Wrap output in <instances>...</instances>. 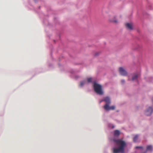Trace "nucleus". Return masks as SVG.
<instances>
[{
  "instance_id": "nucleus-5",
  "label": "nucleus",
  "mask_w": 153,
  "mask_h": 153,
  "mask_svg": "<svg viewBox=\"0 0 153 153\" xmlns=\"http://www.w3.org/2000/svg\"><path fill=\"white\" fill-rule=\"evenodd\" d=\"M153 111L152 108L151 107H150L145 112V114L147 116L150 115L152 114Z\"/></svg>"
},
{
  "instance_id": "nucleus-3",
  "label": "nucleus",
  "mask_w": 153,
  "mask_h": 153,
  "mask_svg": "<svg viewBox=\"0 0 153 153\" xmlns=\"http://www.w3.org/2000/svg\"><path fill=\"white\" fill-rule=\"evenodd\" d=\"M119 71L120 74L123 76H126L127 75V72L124 68L122 67L119 68Z\"/></svg>"
},
{
  "instance_id": "nucleus-12",
  "label": "nucleus",
  "mask_w": 153,
  "mask_h": 153,
  "mask_svg": "<svg viewBox=\"0 0 153 153\" xmlns=\"http://www.w3.org/2000/svg\"><path fill=\"white\" fill-rule=\"evenodd\" d=\"M86 83V82L85 81H83L80 82V84L79 85V86L81 87H82L84 85L85 83Z\"/></svg>"
},
{
  "instance_id": "nucleus-4",
  "label": "nucleus",
  "mask_w": 153,
  "mask_h": 153,
  "mask_svg": "<svg viewBox=\"0 0 153 153\" xmlns=\"http://www.w3.org/2000/svg\"><path fill=\"white\" fill-rule=\"evenodd\" d=\"M104 108L105 110L107 111L114 110L115 108V107L114 106L110 107L108 104H105L104 106Z\"/></svg>"
},
{
  "instance_id": "nucleus-9",
  "label": "nucleus",
  "mask_w": 153,
  "mask_h": 153,
  "mask_svg": "<svg viewBox=\"0 0 153 153\" xmlns=\"http://www.w3.org/2000/svg\"><path fill=\"white\" fill-rule=\"evenodd\" d=\"M120 132L118 130H116L114 131V135L115 136L118 137L120 134Z\"/></svg>"
},
{
  "instance_id": "nucleus-18",
  "label": "nucleus",
  "mask_w": 153,
  "mask_h": 153,
  "mask_svg": "<svg viewBox=\"0 0 153 153\" xmlns=\"http://www.w3.org/2000/svg\"><path fill=\"white\" fill-rule=\"evenodd\" d=\"M152 102H153V99H152Z\"/></svg>"
},
{
  "instance_id": "nucleus-7",
  "label": "nucleus",
  "mask_w": 153,
  "mask_h": 153,
  "mask_svg": "<svg viewBox=\"0 0 153 153\" xmlns=\"http://www.w3.org/2000/svg\"><path fill=\"white\" fill-rule=\"evenodd\" d=\"M139 74L138 73H135L133 74L132 78V80L134 81L137 79L138 77L139 76Z\"/></svg>"
},
{
  "instance_id": "nucleus-15",
  "label": "nucleus",
  "mask_w": 153,
  "mask_h": 153,
  "mask_svg": "<svg viewBox=\"0 0 153 153\" xmlns=\"http://www.w3.org/2000/svg\"><path fill=\"white\" fill-rule=\"evenodd\" d=\"M143 147L142 146H136V149H139V148H140V149H143Z\"/></svg>"
},
{
  "instance_id": "nucleus-11",
  "label": "nucleus",
  "mask_w": 153,
  "mask_h": 153,
  "mask_svg": "<svg viewBox=\"0 0 153 153\" xmlns=\"http://www.w3.org/2000/svg\"><path fill=\"white\" fill-rule=\"evenodd\" d=\"M138 136L137 135H135L133 138V141L134 142H136L138 139Z\"/></svg>"
},
{
  "instance_id": "nucleus-6",
  "label": "nucleus",
  "mask_w": 153,
  "mask_h": 153,
  "mask_svg": "<svg viewBox=\"0 0 153 153\" xmlns=\"http://www.w3.org/2000/svg\"><path fill=\"white\" fill-rule=\"evenodd\" d=\"M104 101L106 103V104H108L109 105L111 103L110 99V98L108 97H104L103 99L100 101V102L102 101Z\"/></svg>"
},
{
  "instance_id": "nucleus-1",
  "label": "nucleus",
  "mask_w": 153,
  "mask_h": 153,
  "mask_svg": "<svg viewBox=\"0 0 153 153\" xmlns=\"http://www.w3.org/2000/svg\"><path fill=\"white\" fill-rule=\"evenodd\" d=\"M114 142L119 147L117 148H113V153H123L124 151L125 147L126 145L125 142L120 139L115 140H114Z\"/></svg>"
},
{
  "instance_id": "nucleus-10",
  "label": "nucleus",
  "mask_w": 153,
  "mask_h": 153,
  "mask_svg": "<svg viewBox=\"0 0 153 153\" xmlns=\"http://www.w3.org/2000/svg\"><path fill=\"white\" fill-rule=\"evenodd\" d=\"M152 149V146H148L146 147L147 151H151Z\"/></svg>"
},
{
  "instance_id": "nucleus-16",
  "label": "nucleus",
  "mask_w": 153,
  "mask_h": 153,
  "mask_svg": "<svg viewBox=\"0 0 153 153\" xmlns=\"http://www.w3.org/2000/svg\"><path fill=\"white\" fill-rule=\"evenodd\" d=\"M121 83H122V84H123L124 83H125V80H121Z\"/></svg>"
},
{
  "instance_id": "nucleus-2",
  "label": "nucleus",
  "mask_w": 153,
  "mask_h": 153,
  "mask_svg": "<svg viewBox=\"0 0 153 153\" xmlns=\"http://www.w3.org/2000/svg\"><path fill=\"white\" fill-rule=\"evenodd\" d=\"M93 87L94 91L98 94L102 95L103 94L102 86L101 85L94 82V83Z\"/></svg>"
},
{
  "instance_id": "nucleus-14",
  "label": "nucleus",
  "mask_w": 153,
  "mask_h": 153,
  "mask_svg": "<svg viewBox=\"0 0 153 153\" xmlns=\"http://www.w3.org/2000/svg\"><path fill=\"white\" fill-rule=\"evenodd\" d=\"M111 22H113L114 23H117V20H111Z\"/></svg>"
},
{
  "instance_id": "nucleus-17",
  "label": "nucleus",
  "mask_w": 153,
  "mask_h": 153,
  "mask_svg": "<svg viewBox=\"0 0 153 153\" xmlns=\"http://www.w3.org/2000/svg\"><path fill=\"white\" fill-rule=\"evenodd\" d=\"M110 127L112 128H114V126L113 125H112Z\"/></svg>"
},
{
  "instance_id": "nucleus-8",
  "label": "nucleus",
  "mask_w": 153,
  "mask_h": 153,
  "mask_svg": "<svg viewBox=\"0 0 153 153\" xmlns=\"http://www.w3.org/2000/svg\"><path fill=\"white\" fill-rule=\"evenodd\" d=\"M126 26L128 29L130 30L133 29L132 25L131 23H127L126 24Z\"/></svg>"
},
{
  "instance_id": "nucleus-13",
  "label": "nucleus",
  "mask_w": 153,
  "mask_h": 153,
  "mask_svg": "<svg viewBox=\"0 0 153 153\" xmlns=\"http://www.w3.org/2000/svg\"><path fill=\"white\" fill-rule=\"evenodd\" d=\"M92 79L91 78H87V81L88 82H92Z\"/></svg>"
}]
</instances>
